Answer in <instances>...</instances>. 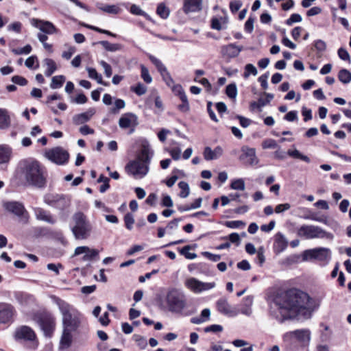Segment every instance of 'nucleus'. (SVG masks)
Wrapping results in <instances>:
<instances>
[{
  "label": "nucleus",
  "mask_w": 351,
  "mask_h": 351,
  "mask_svg": "<svg viewBox=\"0 0 351 351\" xmlns=\"http://www.w3.org/2000/svg\"><path fill=\"white\" fill-rule=\"evenodd\" d=\"M314 310L311 297L298 289L278 294L269 303L270 315L280 323L294 319H310Z\"/></svg>",
  "instance_id": "f257e3e1"
},
{
  "label": "nucleus",
  "mask_w": 351,
  "mask_h": 351,
  "mask_svg": "<svg viewBox=\"0 0 351 351\" xmlns=\"http://www.w3.org/2000/svg\"><path fill=\"white\" fill-rule=\"evenodd\" d=\"M21 171L31 186L44 188L47 184L45 167L37 160H24L20 164Z\"/></svg>",
  "instance_id": "f03ea898"
},
{
  "label": "nucleus",
  "mask_w": 351,
  "mask_h": 351,
  "mask_svg": "<svg viewBox=\"0 0 351 351\" xmlns=\"http://www.w3.org/2000/svg\"><path fill=\"white\" fill-rule=\"evenodd\" d=\"M149 153V146L143 144L140 151L137 153L136 158L126 165V172L133 176L146 175L148 171V165L150 162Z\"/></svg>",
  "instance_id": "7ed1b4c3"
},
{
  "label": "nucleus",
  "mask_w": 351,
  "mask_h": 351,
  "mask_svg": "<svg viewBox=\"0 0 351 351\" xmlns=\"http://www.w3.org/2000/svg\"><path fill=\"white\" fill-rule=\"evenodd\" d=\"M13 338L17 342L27 343V348L36 350L39 341L34 330L29 326L21 325L16 327L13 332Z\"/></svg>",
  "instance_id": "20e7f679"
},
{
  "label": "nucleus",
  "mask_w": 351,
  "mask_h": 351,
  "mask_svg": "<svg viewBox=\"0 0 351 351\" xmlns=\"http://www.w3.org/2000/svg\"><path fill=\"white\" fill-rule=\"evenodd\" d=\"M72 219L75 225L72 227L71 230L75 239H87L90 236L92 226L86 216L82 212H77L73 215Z\"/></svg>",
  "instance_id": "39448f33"
},
{
  "label": "nucleus",
  "mask_w": 351,
  "mask_h": 351,
  "mask_svg": "<svg viewBox=\"0 0 351 351\" xmlns=\"http://www.w3.org/2000/svg\"><path fill=\"white\" fill-rule=\"evenodd\" d=\"M167 302L169 310L173 313H180L186 307V300L184 293L176 289L170 290L167 295Z\"/></svg>",
  "instance_id": "423d86ee"
},
{
  "label": "nucleus",
  "mask_w": 351,
  "mask_h": 351,
  "mask_svg": "<svg viewBox=\"0 0 351 351\" xmlns=\"http://www.w3.org/2000/svg\"><path fill=\"white\" fill-rule=\"evenodd\" d=\"M298 237L305 239H332V234L326 232L322 228L314 225H302L297 230Z\"/></svg>",
  "instance_id": "0eeeda50"
},
{
  "label": "nucleus",
  "mask_w": 351,
  "mask_h": 351,
  "mask_svg": "<svg viewBox=\"0 0 351 351\" xmlns=\"http://www.w3.org/2000/svg\"><path fill=\"white\" fill-rule=\"evenodd\" d=\"M34 321L39 325L46 337H51L56 328V319L51 313H40L35 315Z\"/></svg>",
  "instance_id": "6e6552de"
},
{
  "label": "nucleus",
  "mask_w": 351,
  "mask_h": 351,
  "mask_svg": "<svg viewBox=\"0 0 351 351\" xmlns=\"http://www.w3.org/2000/svg\"><path fill=\"white\" fill-rule=\"evenodd\" d=\"M155 67L160 72L164 82L166 84L171 87L173 93L179 97L180 99L187 97L182 86L180 84H174V82L168 72L166 66L159 60L155 58Z\"/></svg>",
  "instance_id": "1a4fd4ad"
},
{
  "label": "nucleus",
  "mask_w": 351,
  "mask_h": 351,
  "mask_svg": "<svg viewBox=\"0 0 351 351\" xmlns=\"http://www.w3.org/2000/svg\"><path fill=\"white\" fill-rule=\"evenodd\" d=\"M44 202L47 205L60 210H64L71 206L70 198L64 194L48 193L45 195Z\"/></svg>",
  "instance_id": "9d476101"
},
{
  "label": "nucleus",
  "mask_w": 351,
  "mask_h": 351,
  "mask_svg": "<svg viewBox=\"0 0 351 351\" xmlns=\"http://www.w3.org/2000/svg\"><path fill=\"white\" fill-rule=\"evenodd\" d=\"M45 157L58 165H64L69 162L70 155L64 148L58 146L46 151Z\"/></svg>",
  "instance_id": "9b49d317"
},
{
  "label": "nucleus",
  "mask_w": 351,
  "mask_h": 351,
  "mask_svg": "<svg viewBox=\"0 0 351 351\" xmlns=\"http://www.w3.org/2000/svg\"><path fill=\"white\" fill-rule=\"evenodd\" d=\"M330 256L331 252L329 248L316 247L304 251L302 254V261L317 260L319 261H328Z\"/></svg>",
  "instance_id": "f8f14e48"
},
{
  "label": "nucleus",
  "mask_w": 351,
  "mask_h": 351,
  "mask_svg": "<svg viewBox=\"0 0 351 351\" xmlns=\"http://www.w3.org/2000/svg\"><path fill=\"white\" fill-rule=\"evenodd\" d=\"M60 310L63 315L62 323L64 329L75 331L80 326V319L77 317L73 316L70 311V306L67 303L64 302L60 306Z\"/></svg>",
  "instance_id": "ddd939ff"
},
{
  "label": "nucleus",
  "mask_w": 351,
  "mask_h": 351,
  "mask_svg": "<svg viewBox=\"0 0 351 351\" xmlns=\"http://www.w3.org/2000/svg\"><path fill=\"white\" fill-rule=\"evenodd\" d=\"M184 285L191 291L195 293H200L215 288L216 284L215 282H204L195 278L191 277L185 280Z\"/></svg>",
  "instance_id": "4468645a"
},
{
  "label": "nucleus",
  "mask_w": 351,
  "mask_h": 351,
  "mask_svg": "<svg viewBox=\"0 0 351 351\" xmlns=\"http://www.w3.org/2000/svg\"><path fill=\"white\" fill-rule=\"evenodd\" d=\"M16 315L15 308L10 304H0V324H11Z\"/></svg>",
  "instance_id": "2eb2a0df"
},
{
  "label": "nucleus",
  "mask_w": 351,
  "mask_h": 351,
  "mask_svg": "<svg viewBox=\"0 0 351 351\" xmlns=\"http://www.w3.org/2000/svg\"><path fill=\"white\" fill-rule=\"evenodd\" d=\"M216 305L218 311L224 315L232 317L239 315L237 307L230 304L226 298L219 299Z\"/></svg>",
  "instance_id": "dca6fc26"
},
{
  "label": "nucleus",
  "mask_w": 351,
  "mask_h": 351,
  "mask_svg": "<svg viewBox=\"0 0 351 351\" xmlns=\"http://www.w3.org/2000/svg\"><path fill=\"white\" fill-rule=\"evenodd\" d=\"M3 208L8 213L19 217H22L27 210L23 203L16 201L5 202L3 204Z\"/></svg>",
  "instance_id": "f3484780"
},
{
  "label": "nucleus",
  "mask_w": 351,
  "mask_h": 351,
  "mask_svg": "<svg viewBox=\"0 0 351 351\" xmlns=\"http://www.w3.org/2000/svg\"><path fill=\"white\" fill-rule=\"evenodd\" d=\"M242 154L240 159L244 160L249 165L254 166L258 163V159L256 155V149L248 146L241 147Z\"/></svg>",
  "instance_id": "a211bd4d"
},
{
  "label": "nucleus",
  "mask_w": 351,
  "mask_h": 351,
  "mask_svg": "<svg viewBox=\"0 0 351 351\" xmlns=\"http://www.w3.org/2000/svg\"><path fill=\"white\" fill-rule=\"evenodd\" d=\"M254 302V298L251 295H247L243 298L241 303L237 307L239 314L241 313L246 316H250L252 313V305Z\"/></svg>",
  "instance_id": "6ab92c4d"
},
{
  "label": "nucleus",
  "mask_w": 351,
  "mask_h": 351,
  "mask_svg": "<svg viewBox=\"0 0 351 351\" xmlns=\"http://www.w3.org/2000/svg\"><path fill=\"white\" fill-rule=\"evenodd\" d=\"M288 246V241L281 232H278L274 236V251L276 254L282 252Z\"/></svg>",
  "instance_id": "aec40b11"
},
{
  "label": "nucleus",
  "mask_w": 351,
  "mask_h": 351,
  "mask_svg": "<svg viewBox=\"0 0 351 351\" xmlns=\"http://www.w3.org/2000/svg\"><path fill=\"white\" fill-rule=\"evenodd\" d=\"M243 47L237 46L235 44H229L221 47V54L227 58H234L237 57L242 51Z\"/></svg>",
  "instance_id": "412c9836"
},
{
  "label": "nucleus",
  "mask_w": 351,
  "mask_h": 351,
  "mask_svg": "<svg viewBox=\"0 0 351 351\" xmlns=\"http://www.w3.org/2000/svg\"><path fill=\"white\" fill-rule=\"evenodd\" d=\"M202 0H184L182 10L184 13L195 12L202 10Z\"/></svg>",
  "instance_id": "4be33fe9"
},
{
  "label": "nucleus",
  "mask_w": 351,
  "mask_h": 351,
  "mask_svg": "<svg viewBox=\"0 0 351 351\" xmlns=\"http://www.w3.org/2000/svg\"><path fill=\"white\" fill-rule=\"evenodd\" d=\"M223 150L220 146L212 149L210 147H206L203 152L204 158L206 160H216L223 155Z\"/></svg>",
  "instance_id": "5701e85b"
},
{
  "label": "nucleus",
  "mask_w": 351,
  "mask_h": 351,
  "mask_svg": "<svg viewBox=\"0 0 351 351\" xmlns=\"http://www.w3.org/2000/svg\"><path fill=\"white\" fill-rule=\"evenodd\" d=\"M285 336L294 337L300 341H309L311 339V331L308 329L295 330L288 332Z\"/></svg>",
  "instance_id": "b1692460"
},
{
  "label": "nucleus",
  "mask_w": 351,
  "mask_h": 351,
  "mask_svg": "<svg viewBox=\"0 0 351 351\" xmlns=\"http://www.w3.org/2000/svg\"><path fill=\"white\" fill-rule=\"evenodd\" d=\"M95 113V110L90 108L85 112L75 114L73 118V121L75 125L84 124L88 122Z\"/></svg>",
  "instance_id": "393cba45"
},
{
  "label": "nucleus",
  "mask_w": 351,
  "mask_h": 351,
  "mask_svg": "<svg viewBox=\"0 0 351 351\" xmlns=\"http://www.w3.org/2000/svg\"><path fill=\"white\" fill-rule=\"evenodd\" d=\"M35 215L36 219L38 220L44 221L51 224H53L56 222V219L53 217L51 213L42 208H36L35 209Z\"/></svg>",
  "instance_id": "a878e982"
},
{
  "label": "nucleus",
  "mask_w": 351,
  "mask_h": 351,
  "mask_svg": "<svg viewBox=\"0 0 351 351\" xmlns=\"http://www.w3.org/2000/svg\"><path fill=\"white\" fill-rule=\"evenodd\" d=\"M12 149L5 145H0V165L8 164L12 157Z\"/></svg>",
  "instance_id": "bb28decb"
},
{
  "label": "nucleus",
  "mask_w": 351,
  "mask_h": 351,
  "mask_svg": "<svg viewBox=\"0 0 351 351\" xmlns=\"http://www.w3.org/2000/svg\"><path fill=\"white\" fill-rule=\"evenodd\" d=\"M136 117L132 113H125L119 119V124L120 128L123 129L129 128L132 126V122L135 121Z\"/></svg>",
  "instance_id": "cd10ccee"
},
{
  "label": "nucleus",
  "mask_w": 351,
  "mask_h": 351,
  "mask_svg": "<svg viewBox=\"0 0 351 351\" xmlns=\"http://www.w3.org/2000/svg\"><path fill=\"white\" fill-rule=\"evenodd\" d=\"M73 330L63 329L62 335L60 339V348L62 349L68 348L71 346L73 337L71 332Z\"/></svg>",
  "instance_id": "c85d7f7f"
},
{
  "label": "nucleus",
  "mask_w": 351,
  "mask_h": 351,
  "mask_svg": "<svg viewBox=\"0 0 351 351\" xmlns=\"http://www.w3.org/2000/svg\"><path fill=\"white\" fill-rule=\"evenodd\" d=\"M37 22L41 23L40 26L36 25L39 29L47 34H53L57 32V28L54 26V25L49 21H43L40 20H36Z\"/></svg>",
  "instance_id": "c756f323"
},
{
  "label": "nucleus",
  "mask_w": 351,
  "mask_h": 351,
  "mask_svg": "<svg viewBox=\"0 0 351 351\" xmlns=\"http://www.w3.org/2000/svg\"><path fill=\"white\" fill-rule=\"evenodd\" d=\"M44 62L47 66V69L45 71V74L47 77H49L56 71V63L51 58L45 59Z\"/></svg>",
  "instance_id": "7c9ffc66"
},
{
  "label": "nucleus",
  "mask_w": 351,
  "mask_h": 351,
  "mask_svg": "<svg viewBox=\"0 0 351 351\" xmlns=\"http://www.w3.org/2000/svg\"><path fill=\"white\" fill-rule=\"evenodd\" d=\"M65 80H66V78L62 75L54 76L52 77L50 87L52 89L60 88V87L62 86Z\"/></svg>",
  "instance_id": "2f4dec72"
},
{
  "label": "nucleus",
  "mask_w": 351,
  "mask_h": 351,
  "mask_svg": "<svg viewBox=\"0 0 351 351\" xmlns=\"http://www.w3.org/2000/svg\"><path fill=\"white\" fill-rule=\"evenodd\" d=\"M106 51H116L121 49V45L118 43H110L107 40H101L99 42Z\"/></svg>",
  "instance_id": "473e14b6"
},
{
  "label": "nucleus",
  "mask_w": 351,
  "mask_h": 351,
  "mask_svg": "<svg viewBox=\"0 0 351 351\" xmlns=\"http://www.w3.org/2000/svg\"><path fill=\"white\" fill-rule=\"evenodd\" d=\"M156 13L162 19H165L169 16L170 10L164 3H160L158 5Z\"/></svg>",
  "instance_id": "72a5a7b5"
},
{
  "label": "nucleus",
  "mask_w": 351,
  "mask_h": 351,
  "mask_svg": "<svg viewBox=\"0 0 351 351\" xmlns=\"http://www.w3.org/2000/svg\"><path fill=\"white\" fill-rule=\"evenodd\" d=\"M338 79L343 84H348L351 82V73L346 69H342L338 73Z\"/></svg>",
  "instance_id": "f704fd0d"
},
{
  "label": "nucleus",
  "mask_w": 351,
  "mask_h": 351,
  "mask_svg": "<svg viewBox=\"0 0 351 351\" xmlns=\"http://www.w3.org/2000/svg\"><path fill=\"white\" fill-rule=\"evenodd\" d=\"M178 186L180 189L179 196L182 198H186L190 193V189L188 183L181 181L178 183Z\"/></svg>",
  "instance_id": "c9c22d12"
},
{
  "label": "nucleus",
  "mask_w": 351,
  "mask_h": 351,
  "mask_svg": "<svg viewBox=\"0 0 351 351\" xmlns=\"http://www.w3.org/2000/svg\"><path fill=\"white\" fill-rule=\"evenodd\" d=\"M10 124V117L5 110L0 109V128H5Z\"/></svg>",
  "instance_id": "e433bc0d"
},
{
  "label": "nucleus",
  "mask_w": 351,
  "mask_h": 351,
  "mask_svg": "<svg viewBox=\"0 0 351 351\" xmlns=\"http://www.w3.org/2000/svg\"><path fill=\"white\" fill-rule=\"evenodd\" d=\"M230 188L233 190L244 191L245 188L244 180L242 178H238L232 180Z\"/></svg>",
  "instance_id": "4c0bfd02"
},
{
  "label": "nucleus",
  "mask_w": 351,
  "mask_h": 351,
  "mask_svg": "<svg viewBox=\"0 0 351 351\" xmlns=\"http://www.w3.org/2000/svg\"><path fill=\"white\" fill-rule=\"evenodd\" d=\"M25 66L29 69H38L39 63L36 56H32L27 58L25 62Z\"/></svg>",
  "instance_id": "58836bf2"
},
{
  "label": "nucleus",
  "mask_w": 351,
  "mask_h": 351,
  "mask_svg": "<svg viewBox=\"0 0 351 351\" xmlns=\"http://www.w3.org/2000/svg\"><path fill=\"white\" fill-rule=\"evenodd\" d=\"M130 12L132 14H134V15H138V16H143L144 17H145L146 19L152 21V19L150 18V16L146 14L144 11H143L139 6L135 5V4H132L131 6H130Z\"/></svg>",
  "instance_id": "ea45409f"
},
{
  "label": "nucleus",
  "mask_w": 351,
  "mask_h": 351,
  "mask_svg": "<svg viewBox=\"0 0 351 351\" xmlns=\"http://www.w3.org/2000/svg\"><path fill=\"white\" fill-rule=\"evenodd\" d=\"M288 155L295 158H299L303 161H305L306 162H310V158L305 155H303L301 154L298 149L294 150H289L287 152Z\"/></svg>",
  "instance_id": "a19ab883"
},
{
  "label": "nucleus",
  "mask_w": 351,
  "mask_h": 351,
  "mask_svg": "<svg viewBox=\"0 0 351 351\" xmlns=\"http://www.w3.org/2000/svg\"><path fill=\"white\" fill-rule=\"evenodd\" d=\"M258 74V71L254 65L252 64H247L245 66V71L243 73V77L245 78L249 77L250 75H256Z\"/></svg>",
  "instance_id": "79ce46f5"
},
{
  "label": "nucleus",
  "mask_w": 351,
  "mask_h": 351,
  "mask_svg": "<svg viewBox=\"0 0 351 351\" xmlns=\"http://www.w3.org/2000/svg\"><path fill=\"white\" fill-rule=\"evenodd\" d=\"M88 76L92 79L96 80L99 84L107 85L106 83L103 82L101 75L97 73L95 69L88 68Z\"/></svg>",
  "instance_id": "37998d69"
},
{
  "label": "nucleus",
  "mask_w": 351,
  "mask_h": 351,
  "mask_svg": "<svg viewBox=\"0 0 351 351\" xmlns=\"http://www.w3.org/2000/svg\"><path fill=\"white\" fill-rule=\"evenodd\" d=\"M168 152L174 160H178L181 158V149L178 146L169 148Z\"/></svg>",
  "instance_id": "c03bdc74"
},
{
  "label": "nucleus",
  "mask_w": 351,
  "mask_h": 351,
  "mask_svg": "<svg viewBox=\"0 0 351 351\" xmlns=\"http://www.w3.org/2000/svg\"><path fill=\"white\" fill-rule=\"evenodd\" d=\"M11 51L15 55L29 54L32 52V47L28 44L22 48L12 49Z\"/></svg>",
  "instance_id": "a18cd8bd"
},
{
  "label": "nucleus",
  "mask_w": 351,
  "mask_h": 351,
  "mask_svg": "<svg viewBox=\"0 0 351 351\" xmlns=\"http://www.w3.org/2000/svg\"><path fill=\"white\" fill-rule=\"evenodd\" d=\"M130 90L138 96L143 95L146 93V87L141 83H138L135 86H132L130 87Z\"/></svg>",
  "instance_id": "49530a36"
},
{
  "label": "nucleus",
  "mask_w": 351,
  "mask_h": 351,
  "mask_svg": "<svg viewBox=\"0 0 351 351\" xmlns=\"http://www.w3.org/2000/svg\"><path fill=\"white\" fill-rule=\"evenodd\" d=\"M227 95L231 99H235L237 95V88L234 84H230L227 86L226 90Z\"/></svg>",
  "instance_id": "de8ad7c7"
},
{
  "label": "nucleus",
  "mask_w": 351,
  "mask_h": 351,
  "mask_svg": "<svg viewBox=\"0 0 351 351\" xmlns=\"http://www.w3.org/2000/svg\"><path fill=\"white\" fill-rule=\"evenodd\" d=\"M125 106V103L124 100L121 99H116L114 101V107L111 109V112L113 114H117L119 112V110L123 108Z\"/></svg>",
  "instance_id": "09e8293b"
},
{
  "label": "nucleus",
  "mask_w": 351,
  "mask_h": 351,
  "mask_svg": "<svg viewBox=\"0 0 351 351\" xmlns=\"http://www.w3.org/2000/svg\"><path fill=\"white\" fill-rule=\"evenodd\" d=\"M99 256V251L96 249H90L84 256V261H91Z\"/></svg>",
  "instance_id": "8fccbe9b"
},
{
  "label": "nucleus",
  "mask_w": 351,
  "mask_h": 351,
  "mask_svg": "<svg viewBox=\"0 0 351 351\" xmlns=\"http://www.w3.org/2000/svg\"><path fill=\"white\" fill-rule=\"evenodd\" d=\"M102 11L109 14H118L120 9L114 5H106L104 7L99 8Z\"/></svg>",
  "instance_id": "3c124183"
},
{
  "label": "nucleus",
  "mask_w": 351,
  "mask_h": 351,
  "mask_svg": "<svg viewBox=\"0 0 351 351\" xmlns=\"http://www.w3.org/2000/svg\"><path fill=\"white\" fill-rule=\"evenodd\" d=\"M262 147L263 149H275L277 148L278 144L276 141L271 138L265 139L262 143Z\"/></svg>",
  "instance_id": "603ef678"
},
{
  "label": "nucleus",
  "mask_w": 351,
  "mask_h": 351,
  "mask_svg": "<svg viewBox=\"0 0 351 351\" xmlns=\"http://www.w3.org/2000/svg\"><path fill=\"white\" fill-rule=\"evenodd\" d=\"M225 226L230 228H238L240 227H244L245 226V223L243 221L237 220V221H226Z\"/></svg>",
  "instance_id": "864d4df0"
},
{
  "label": "nucleus",
  "mask_w": 351,
  "mask_h": 351,
  "mask_svg": "<svg viewBox=\"0 0 351 351\" xmlns=\"http://www.w3.org/2000/svg\"><path fill=\"white\" fill-rule=\"evenodd\" d=\"M124 223L127 229L131 230L132 228L133 224L134 223V219L131 213H127L124 216Z\"/></svg>",
  "instance_id": "5fc2aeb1"
},
{
  "label": "nucleus",
  "mask_w": 351,
  "mask_h": 351,
  "mask_svg": "<svg viewBox=\"0 0 351 351\" xmlns=\"http://www.w3.org/2000/svg\"><path fill=\"white\" fill-rule=\"evenodd\" d=\"M191 247L189 245L184 246L180 250V254L188 259H194L197 257L196 254L189 252Z\"/></svg>",
  "instance_id": "6e6d98bb"
},
{
  "label": "nucleus",
  "mask_w": 351,
  "mask_h": 351,
  "mask_svg": "<svg viewBox=\"0 0 351 351\" xmlns=\"http://www.w3.org/2000/svg\"><path fill=\"white\" fill-rule=\"evenodd\" d=\"M12 82L19 86H26L28 81L26 78L21 75H14L11 79Z\"/></svg>",
  "instance_id": "4d7b16f0"
},
{
  "label": "nucleus",
  "mask_w": 351,
  "mask_h": 351,
  "mask_svg": "<svg viewBox=\"0 0 351 351\" xmlns=\"http://www.w3.org/2000/svg\"><path fill=\"white\" fill-rule=\"evenodd\" d=\"M302 20V18L299 14H292L291 16L286 21L287 25H292L294 23H300Z\"/></svg>",
  "instance_id": "13d9d810"
},
{
  "label": "nucleus",
  "mask_w": 351,
  "mask_h": 351,
  "mask_svg": "<svg viewBox=\"0 0 351 351\" xmlns=\"http://www.w3.org/2000/svg\"><path fill=\"white\" fill-rule=\"evenodd\" d=\"M255 21L254 17H252L251 16L248 18L245 23V30L248 33H252L254 30V23Z\"/></svg>",
  "instance_id": "bf43d9fd"
},
{
  "label": "nucleus",
  "mask_w": 351,
  "mask_h": 351,
  "mask_svg": "<svg viewBox=\"0 0 351 351\" xmlns=\"http://www.w3.org/2000/svg\"><path fill=\"white\" fill-rule=\"evenodd\" d=\"M264 95H265L266 98H259L258 99V105L260 106H265L267 104L270 102L274 99V95L271 93H265Z\"/></svg>",
  "instance_id": "052dcab7"
},
{
  "label": "nucleus",
  "mask_w": 351,
  "mask_h": 351,
  "mask_svg": "<svg viewBox=\"0 0 351 351\" xmlns=\"http://www.w3.org/2000/svg\"><path fill=\"white\" fill-rule=\"evenodd\" d=\"M304 219L321 222V223H323L325 224L327 223V217H317L315 214H311L309 215L305 216Z\"/></svg>",
  "instance_id": "680f3d73"
},
{
  "label": "nucleus",
  "mask_w": 351,
  "mask_h": 351,
  "mask_svg": "<svg viewBox=\"0 0 351 351\" xmlns=\"http://www.w3.org/2000/svg\"><path fill=\"white\" fill-rule=\"evenodd\" d=\"M141 77L146 83L152 82V77L149 75L147 67L143 65H141Z\"/></svg>",
  "instance_id": "e2e57ef3"
},
{
  "label": "nucleus",
  "mask_w": 351,
  "mask_h": 351,
  "mask_svg": "<svg viewBox=\"0 0 351 351\" xmlns=\"http://www.w3.org/2000/svg\"><path fill=\"white\" fill-rule=\"evenodd\" d=\"M194 82L201 84L204 86L207 92H210L212 89V86L208 79L206 78H201L200 80H197V78H194Z\"/></svg>",
  "instance_id": "0e129e2a"
},
{
  "label": "nucleus",
  "mask_w": 351,
  "mask_h": 351,
  "mask_svg": "<svg viewBox=\"0 0 351 351\" xmlns=\"http://www.w3.org/2000/svg\"><path fill=\"white\" fill-rule=\"evenodd\" d=\"M223 330V327L219 324H213L209 326H207L204 328L205 332H221Z\"/></svg>",
  "instance_id": "69168bd1"
},
{
  "label": "nucleus",
  "mask_w": 351,
  "mask_h": 351,
  "mask_svg": "<svg viewBox=\"0 0 351 351\" xmlns=\"http://www.w3.org/2000/svg\"><path fill=\"white\" fill-rule=\"evenodd\" d=\"M184 98L180 99L182 104L178 106V108L182 112H187L189 110V104L187 97H183Z\"/></svg>",
  "instance_id": "338daca9"
},
{
  "label": "nucleus",
  "mask_w": 351,
  "mask_h": 351,
  "mask_svg": "<svg viewBox=\"0 0 351 351\" xmlns=\"http://www.w3.org/2000/svg\"><path fill=\"white\" fill-rule=\"evenodd\" d=\"M242 6V3L240 1H232L230 3V9L232 12H237Z\"/></svg>",
  "instance_id": "774afa93"
}]
</instances>
